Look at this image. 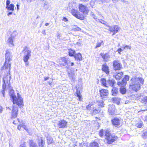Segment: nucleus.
Masks as SVG:
<instances>
[{"instance_id": "7ed1b4c3", "label": "nucleus", "mask_w": 147, "mask_h": 147, "mask_svg": "<svg viewBox=\"0 0 147 147\" xmlns=\"http://www.w3.org/2000/svg\"><path fill=\"white\" fill-rule=\"evenodd\" d=\"M105 140L108 144H112L118 138V137L116 135L111 134L108 129H106L105 131Z\"/></svg>"}, {"instance_id": "f704fd0d", "label": "nucleus", "mask_w": 147, "mask_h": 147, "mask_svg": "<svg viewBox=\"0 0 147 147\" xmlns=\"http://www.w3.org/2000/svg\"><path fill=\"white\" fill-rule=\"evenodd\" d=\"M107 85L113 86L114 85L115 82L114 80L109 79L107 80Z\"/></svg>"}, {"instance_id": "6e6d98bb", "label": "nucleus", "mask_w": 147, "mask_h": 147, "mask_svg": "<svg viewBox=\"0 0 147 147\" xmlns=\"http://www.w3.org/2000/svg\"><path fill=\"white\" fill-rule=\"evenodd\" d=\"M27 2H30L32 1V0H26Z\"/></svg>"}, {"instance_id": "39448f33", "label": "nucleus", "mask_w": 147, "mask_h": 147, "mask_svg": "<svg viewBox=\"0 0 147 147\" xmlns=\"http://www.w3.org/2000/svg\"><path fill=\"white\" fill-rule=\"evenodd\" d=\"M58 65L59 67H62L67 65L68 66L67 68L69 66H73L74 65V63L73 62H71L70 60H68V58L66 57H60L58 59Z\"/></svg>"}, {"instance_id": "ddd939ff", "label": "nucleus", "mask_w": 147, "mask_h": 147, "mask_svg": "<svg viewBox=\"0 0 147 147\" xmlns=\"http://www.w3.org/2000/svg\"><path fill=\"white\" fill-rule=\"evenodd\" d=\"M100 96L102 99L107 98L109 95V91L107 89L102 88L99 90Z\"/></svg>"}, {"instance_id": "9b49d317", "label": "nucleus", "mask_w": 147, "mask_h": 147, "mask_svg": "<svg viewBox=\"0 0 147 147\" xmlns=\"http://www.w3.org/2000/svg\"><path fill=\"white\" fill-rule=\"evenodd\" d=\"M113 69L115 71L120 70L123 68L122 64L118 60H115L113 61Z\"/></svg>"}, {"instance_id": "5fc2aeb1", "label": "nucleus", "mask_w": 147, "mask_h": 147, "mask_svg": "<svg viewBox=\"0 0 147 147\" xmlns=\"http://www.w3.org/2000/svg\"><path fill=\"white\" fill-rule=\"evenodd\" d=\"M12 13V12H9L7 14V15L8 16H9V15H10Z\"/></svg>"}, {"instance_id": "a211bd4d", "label": "nucleus", "mask_w": 147, "mask_h": 147, "mask_svg": "<svg viewBox=\"0 0 147 147\" xmlns=\"http://www.w3.org/2000/svg\"><path fill=\"white\" fill-rule=\"evenodd\" d=\"M10 2L9 0H7L6 2V8L8 10L13 11L14 9V5L12 3L10 4Z\"/></svg>"}, {"instance_id": "680f3d73", "label": "nucleus", "mask_w": 147, "mask_h": 147, "mask_svg": "<svg viewBox=\"0 0 147 147\" xmlns=\"http://www.w3.org/2000/svg\"><path fill=\"white\" fill-rule=\"evenodd\" d=\"M38 0L39 1H40L43 2L45 0Z\"/></svg>"}, {"instance_id": "c03bdc74", "label": "nucleus", "mask_w": 147, "mask_h": 147, "mask_svg": "<svg viewBox=\"0 0 147 147\" xmlns=\"http://www.w3.org/2000/svg\"><path fill=\"white\" fill-rule=\"evenodd\" d=\"M17 120L18 121V122H16V121H13V123L14 124H15V125L17 124H18V123H20V119L19 118H18Z\"/></svg>"}, {"instance_id": "c756f323", "label": "nucleus", "mask_w": 147, "mask_h": 147, "mask_svg": "<svg viewBox=\"0 0 147 147\" xmlns=\"http://www.w3.org/2000/svg\"><path fill=\"white\" fill-rule=\"evenodd\" d=\"M68 55L70 57L74 56L75 55V51L72 49L70 48L68 49Z\"/></svg>"}, {"instance_id": "49530a36", "label": "nucleus", "mask_w": 147, "mask_h": 147, "mask_svg": "<svg viewBox=\"0 0 147 147\" xmlns=\"http://www.w3.org/2000/svg\"><path fill=\"white\" fill-rule=\"evenodd\" d=\"M144 102L145 103H147V96L145 97L143 99Z\"/></svg>"}, {"instance_id": "5701e85b", "label": "nucleus", "mask_w": 147, "mask_h": 147, "mask_svg": "<svg viewBox=\"0 0 147 147\" xmlns=\"http://www.w3.org/2000/svg\"><path fill=\"white\" fill-rule=\"evenodd\" d=\"M75 60L77 61H81L82 59V55L80 53H78L75 54L74 56Z\"/></svg>"}, {"instance_id": "58836bf2", "label": "nucleus", "mask_w": 147, "mask_h": 147, "mask_svg": "<svg viewBox=\"0 0 147 147\" xmlns=\"http://www.w3.org/2000/svg\"><path fill=\"white\" fill-rule=\"evenodd\" d=\"M6 88V85H2V89L3 90L2 91V93L3 94V96H4V93H5V91Z\"/></svg>"}, {"instance_id": "aec40b11", "label": "nucleus", "mask_w": 147, "mask_h": 147, "mask_svg": "<svg viewBox=\"0 0 147 147\" xmlns=\"http://www.w3.org/2000/svg\"><path fill=\"white\" fill-rule=\"evenodd\" d=\"M102 70L105 72L106 74L108 75L109 73V67L106 64H104L102 65Z\"/></svg>"}, {"instance_id": "e433bc0d", "label": "nucleus", "mask_w": 147, "mask_h": 147, "mask_svg": "<svg viewBox=\"0 0 147 147\" xmlns=\"http://www.w3.org/2000/svg\"><path fill=\"white\" fill-rule=\"evenodd\" d=\"M47 143L48 145H50L53 143V138H49L47 140Z\"/></svg>"}, {"instance_id": "13d9d810", "label": "nucleus", "mask_w": 147, "mask_h": 147, "mask_svg": "<svg viewBox=\"0 0 147 147\" xmlns=\"http://www.w3.org/2000/svg\"><path fill=\"white\" fill-rule=\"evenodd\" d=\"M107 0H100V1H101V2H104V1H106Z\"/></svg>"}, {"instance_id": "3c124183", "label": "nucleus", "mask_w": 147, "mask_h": 147, "mask_svg": "<svg viewBox=\"0 0 147 147\" xmlns=\"http://www.w3.org/2000/svg\"><path fill=\"white\" fill-rule=\"evenodd\" d=\"M3 111V108L1 106H0V113H2Z\"/></svg>"}, {"instance_id": "423d86ee", "label": "nucleus", "mask_w": 147, "mask_h": 147, "mask_svg": "<svg viewBox=\"0 0 147 147\" xmlns=\"http://www.w3.org/2000/svg\"><path fill=\"white\" fill-rule=\"evenodd\" d=\"M18 97L13 93L11 94L10 96L13 104H16L20 107H22L24 106L23 100L20 95L18 93Z\"/></svg>"}, {"instance_id": "6ab92c4d", "label": "nucleus", "mask_w": 147, "mask_h": 147, "mask_svg": "<svg viewBox=\"0 0 147 147\" xmlns=\"http://www.w3.org/2000/svg\"><path fill=\"white\" fill-rule=\"evenodd\" d=\"M116 109L115 106L114 105H109L108 109V112L110 115H113L115 114Z\"/></svg>"}, {"instance_id": "864d4df0", "label": "nucleus", "mask_w": 147, "mask_h": 147, "mask_svg": "<svg viewBox=\"0 0 147 147\" xmlns=\"http://www.w3.org/2000/svg\"><path fill=\"white\" fill-rule=\"evenodd\" d=\"M19 5L18 4H17L16 6H17V10H19Z\"/></svg>"}, {"instance_id": "bf43d9fd", "label": "nucleus", "mask_w": 147, "mask_h": 147, "mask_svg": "<svg viewBox=\"0 0 147 147\" xmlns=\"http://www.w3.org/2000/svg\"><path fill=\"white\" fill-rule=\"evenodd\" d=\"M6 108L7 109H9V110H11V109L9 107H6Z\"/></svg>"}, {"instance_id": "f03ea898", "label": "nucleus", "mask_w": 147, "mask_h": 147, "mask_svg": "<svg viewBox=\"0 0 147 147\" xmlns=\"http://www.w3.org/2000/svg\"><path fill=\"white\" fill-rule=\"evenodd\" d=\"M131 84L129 86V88L133 91L137 92L141 88V86L144 84V80L141 77H134L131 78Z\"/></svg>"}, {"instance_id": "09e8293b", "label": "nucleus", "mask_w": 147, "mask_h": 147, "mask_svg": "<svg viewBox=\"0 0 147 147\" xmlns=\"http://www.w3.org/2000/svg\"><path fill=\"white\" fill-rule=\"evenodd\" d=\"M145 109L141 110L142 111H147V103L145 105Z\"/></svg>"}, {"instance_id": "f3484780", "label": "nucleus", "mask_w": 147, "mask_h": 147, "mask_svg": "<svg viewBox=\"0 0 147 147\" xmlns=\"http://www.w3.org/2000/svg\"><path fill=\"white\" fill-rule=\"evenodd\" d=\"M57 125L59 128H66L67 126V122L64 119H61L58 121Z\"/></svg>"}, {"instance_id": "473e14b6", "label": "nucleus", "mask_w": 147, "mask_h": 147, "mask_svg": "<svg viewBox=\"0 0 147 147\" xmlns=\"http://www.w3.org/2000/svg\"><path fill=\"white\" fill-rule=\"evenodd\" d=\"M118 89L117 88H113L112 90V94L114 96H116L118 92Z\"/></svg>"}, {"instance_id": "412c9836", "label": "nucleus", "mask_w": 147, "mask_h": 147, "mask_svg": "<svg viewBox=\"0 0 147 147\" xmlns=\"http://www.w3.org/2000/svg\"><path fill=\"white\" fill-rule=\"evenodd\" d=\"M103 59L105 61H107L109 58V55L108 53H101L100 54Z\"/></svg>"}, {"instance_id": "8fccbe9b", "label": "nucleus", "mask_w": 147, "mask_h": 147, "mask_svg": "<svg viewBox=\"0 0 147 147\" xmlns=\"http://www.w3.org/2000/svg\"><path fill=\"white\" fill-rule=\"evenodd\" d=\"M144 121L146 122L147 123V115L145 116L144 117Z\"/></svg>"}, {"instance_id": "dca6fc26", "label": "nucleus", "mask_w": 147, "mask_h": 147, "mask_svg": "<svg viewBox=\"0 0 147 147\" xmlns=\"http://www.w3.org/2000/svg\"><path fill=\"white\" fill-rule=\"evenodd\" d=\"M108 27H109V30L110 31V32L113 33V35L117 33L120 29L119 27L116 25H113L112 26H109Z\"/></svg>"}, {"instance_id": "e2e57ef3", "label": "nucleus", "mask_w": 147, "mask_h": 147, "mask_svg": "<svg viewBox=\"0 0 147 147\" xmlns=\"http://www.w3.org/2000/svg\"><path fill=\"white\" fill-rule=\"evenodd\" d=\"M48 83L49 85H51L52 84V82H49Z\"/></svg>"}, {"instance_id": "de8ad7c7", "label": "nucleus", "mask_w": 147, "mask_h": 147, "mask_svg": "<svg viewBox=\"0 0 147 147\" xmlns=\"http://www.w3.org/2000/svg\"><path fill=\"white\" fill-rule=\"evenodd\" d=\"M62 20L64 22H67L68 20V19L65 17H63Z\"/></svg>"}, {"instance_id": "cd10ccee", "label": "nucleus", "mask_w": 147, "mask_h": 147, "mask_svg": "<svg viewBox=\"0 0 147 147\" xmlns=\"http://www.w3.org/2000/svg\"><path fill=\"white\" fill-rule=\"evenodd\" d=\"M89 147H99V145L97 142L93 141L90 143Z\"/></svg>"}, {"instance_id": "0e129e2a", "label": "nucleus", "mask_w": 147, "mask_h": 147, "mask_svg": "<svg viewBox=\"0 0 147 147\" xmlns=\"http://www.w3.org/2000/svg\"><path fill=\"white\" fill-rule=\"evenodd\" d=\"M12 90L13 91V92L14 91V90Z\"/></svg>"}, {"instance_id": "20e7f679", "label": "nucleus", "mask_w": 147, "mask_h": 147, "mask_svg": "<svg viewBox=\"0 0 147 147\" xmlns=\"http://www.w3.org/2000/svg\"><path fill=\"white\" fill-rule=\"evenodd\" d=\"M38 144L32 140H30L29 142V147H45V138L43 137L38 138Z\"/></svg>"}, {"instance_id": "052dcab7", "label": "nucleus", "mask_w": 147, "mask_h": 147, "mask_svg": "<svg viewBox=\"0 0 147 147\" xmlns=\"http://www.w3.org/2000/svg\"><path fill=\"white\" fill-rule=\"evenodd\" d=\"M95 118L96 119H98L99 120H100V118L97 117H95Z\"/></svg>"}, {"instance_id": "b1692460", "label": "nucleus", "mask_w": 147, "mask_h": 147, "mask_svg": "<svg viewBox=\"0 0 147 147\" xmlns=\"http://www.w3.org/2000/svg\"><path fill=\"white\" fill-rule=\"evenodd\" d=\"M123 73L122 72H118L115 76V78L117 80H120L123 77Z\"/></svg>"}, {"instance_id": "a878e982", "label": "nucleus", "mask_w": 147, "mask_h": 147, "mask_svg": "<svg viewBox=\"0 0 147 147\" xmlns=\"http://www.w3.org/2000/svg\"><path fill=\"white\" fill-rule=\"evenodd\" d=\"M103 45L104 42L103 40H98L94 48L95 49H97L100 47L102 45Z\"/></svg>"}, {"instance_id": "4be33fe9", "label": "nucleus", "mask_w": 147, "mask_h": 147, "mask_svg": "<svg viewBox=\"0 0 147 147\" xmlns=\"http://www.w3.org/2000/svg\"><path fill=\"white\" fill-rule=\"evenodd\" d=\"M22 127L28 133L29 132V130L28 128L27 127L26 125L24 124H19L18 126V129L20 130Z\"/></svg>"}, {"instance_id": "393cba45", "label": "nucleus", "mask_w": 147, "mask_h": 147, "mask_svg": "<svg viewBox=\"0 0 147 147\" xmlns=\"http://www.w3.org/2000/svg\"><path fill=\"white\" fill-rule=\"evenodd\" d=\"M100 82L101 85L105 87H108L107 80H106L104 78H102L100 79Z\"/></svg>"}, {"instance_id": "7c9ffc66", "label": "nucleus", "mask_w": 147, "mask_h": 147, "mask_svg": "<svg viewBox=\"0 0 147 147\" xmlns=\"http://www.w3.org/2000/svg\"><path fill=\"white\" fill-rule=\"evenodd\" d=\"M120 98L117 97L113 98L111 99V100L113 103H116L118 105H119L120 104Z\"/></svg>"}, {"instance_id": "2eb2a0df", "label": "nucleus", "mask_w": 147, "mask_h": 147, "mask_svg": "<svg viewBox=\"0 0 147 147\" xmlns=\"http://www.w3.org/2000/svg\"><path fill=\"white\" fill-rule=\"evenodd\" d=\"M129 76L127 75H125L121 82H117V84L119 86H125L127 83V81L129 80Z\"/></svg>"}, {"instance_id": "a18cd8bd", "label": "nucleus", "mask_w": 147, "mask_h": 147, "mask_svg": "<svg viewBox=\"0 0 147 147\" xmlns=\"http://www.w3.org/2000/svg\"><path fill=\"white\" fill-rule=\"evenodd\" d=\"M142 136L143 137H147V131H144L143 133Z\"/></svg>"}, {"instance_id": "69168bd1", "label": "nucleus", "mask_w": 147, "mask_h": 147, "mask_svg": "<svg viewBox=\"0 0 147 147\" xmlns=\"http://www.w3.org/2000/svg\"><path fill=\"white\" fill-rule=\"evenodd\" d=\"M145 147H147V146H145Z\"/></svg>"}, {"instance_id": "4468645a", "label": "nucleus", "mask_w": 147, "mask_h": 147, "mask_svg": "<svg viewBox=\"0 0 147 147\" xmlns=\"http://www.w3.org/2000/svg\"><path fill=\"white\" fill-rule=\"evenodd\" d=\"M18 113V107H16L13 106L11 113V118L13 119L16 118L17 117Z\"/></svg>"}, {"instance_id": "bb28decb", "label": "nucleus", "mask_w": 147, "mask_h": 147, "mask_svg": "<svg viewBox=\"0 0 147 147\" xmlns=\"http://www.w3.org/2000/svg\"><path fill=\"white\" fill-rule=\"evenodd\" d=\"M144 124H143V122L141 120L140 121H138L135 124V126L137 128H141L143 126Z\"/></svg>"}, {"instance_id": "ea45409f", "label": "nucleus", "mask_w": 147, "mask_h": 147, "mask_svg": "<svg viewBox=\"0 0 147 147\" xmlns=\"http://www.w3.org/2000/svg\"><path fill=\"white\" fill-rule=\"evenodd\" d=\"M73 30L75 31H80L81 29L79 27H76L74 28L73 29Z\"/></svg>"}, {"instance_id": "72a5a7b5", "label": "nucleus", "mask_w": 147, "mask_h": 147, "mask_svg": "<svg viewBox=\"0 0 147 147\" xmlns=\"http://www.w3.org/2000/svg\"><path fill=\"white\" fill-rule=\"evenodd\" d=\"M97 102L98 103V106L99 108H103L104 107L105 104L104 103L103 101L101 100L97 101Z\"/></svg>"}, {"instance_id": "6e6552de", "label": "nucleus", "mask_w": 147, "mask_h": 147, "mask_svg": "<svg viewBox=\"0 0 147 147\" xmlns=\"http://www.w3.org/2000/svg\"><path fill=\"white\" fill-rule=\"evenodd\" d=\"M112 126L114 127L119 128L122 126V123L121 119L117 117L112 118L111 120Z\"/></svg>"}, {"instance_id": "9d476101", "label": "nucleus", "mask_w": 147, "mask_h": 147, "mask_svg": "<svg viewBox=\"0 0 147 147\" xmlns=\"http://www.w3.org/2000/svg\"><path fill=\"white\" fill-rule=\"evenodd\" d=\"M23 51L25 52H27V54L24 55L23 57V60L24 62L25 63L26 65V66H28V61L31 55V52L28 49L27 47H24Z\"/></svg>"}, {"instance_id": "1a4fd4ad", "label": "nucleus", "mask_w": 147, "mask_h": 147, "mask_svg": "<svg viewBox=\"0 0 147 147\" xmlns=\"http://www.w3.org/2000/svg\"><path fill=\"white\" fill-rule=\"evenodd\" d=\"M71 13L76 18L81 20H83L85 18V16L75 9H72L71 11Z\"/></svg>"}, {"instance_id": "4d7b16f0", "label": "nucleus", "mask_w": 147, "mask_h": 147, "mask_svg": "<svg viewBox=\"0 0 147 147\" xmlns=\"http://www.w3.org/2000/svg\"><path fill=\"white\" fill-rule=\"evenodd\" d=\"M49 25V23H45V25L46 26H48Z\"/></svg>"}, {"instance_id": "4c0bfd02", "label": "nucleus", "mask_w": 147, "mask_h": 147, "mask_svg": "<svg viewBox=\"0 0 147 147\" xmlns=\"http://www.w3.org/2000/svg\"><path fill=\"white\" fill-rule=\"evenodd\" d=\"M8 42L9 44L11 45L13 44V38L12 37H10L9 38L8 40Z\"/></svg>"}, {"instance_id": "37998d69", "label": "nucleus", "mask_w": 147, "mask_h": 147, "mask_svg": "<svg viewBox=\"0 0 147 147\" xmlns=\"http://www.w3.org/2000/svg\"><path fill=\"white\" fill-rule=\"evenodd\" d=\"M123 51V50L121 48H118L117 51L119 55L121 54V52Z\"/></svg>"}, {"instance_id": "c9c22d12", "label": "nucleus", "mask_w": 147, "mask_h": 147, "mask_svg": "<svg viewBox=\"0 0 147 147\" xmlns=\"http://www.w3.org/2000/svg\"><path fill=\"white\" fill-rule=\"evenodd\" d=\"M104 133L105 134V131H104V130L103 129H101L99 131L98 134L100 137L102 138L104 137Z\"/></svg>"}, {"instance_id": "f8f14e48", "label": "nucleus", "mask_w": 147, "mask_h": 147, "mask_svg": "<svg viewBox=\"0 0 147 147\" xmlns=\"http://www.w3.org/2000/svg\"><path fill=\"white\" fill-rule=\"evenodd\" d=\"M78 9L84 15L87 14L89 11L88 7L82 4H79L78 6Z\"/></svg>"}, {"instance_id": "a19ab883", "label": "nucleus", "mask_w": 147, "mask_h": 147, "mask_svg": "<svg viewBox=\"0 0 147 147\" xmlns=\"http://www.w3.org/2000/svg\"><path fill=\"white\" fill-rule=\"evenodd\" d=\"M19 147H27L26 143L25 142L20 144Z\"/></svg>"}, {"instance_id": "603ef678", "label": "nucleus", "mask_w": 147, "mask_h": 147, "mask_svg": "<svg viewBox=\"0 0 147 147\" xmlns=\"http://www.w3.org/2000/svg\"><path fill=\"white\" fill-rule=\"evenodd\" d=\"M49 77H47L44 78V80L45 81H46L49 79Z\"/></svg>"}, {"instance_id": "2f4dec72", "label": "nucleus", "mask_w": 147, "mask_h": 147, "mask_svg": "<svg viewBox=\"0 0 147 147\" xmlns=\"http://www.w3.org/2000/svg\"><path fill=\"white\" fill-rule=\"evenodd\" d=\"M119 91L120 93L123 94H125L126 92V90L125 88V86H120Z\"/></svg>"}, {"instance_id": "c85d7f7f", "label": "nucleus", "mask_w": 147, "mask_h": 147, "mask_svg": "<svg viewBox=\"0 0 147 147\" xmlns=\"http://www.w3.org/2000/svg\"><path fill=\"white\" fill-rule=\"evenodd\" d=\"M76 96L78 98L79 101H82V95L80 90H77L76 92Z\"/></svg>"}, {"instance_id": "79ce46f5", "label": "nucleus", "mask_w": 147, "mask_h": 147, "mask_svg": "<svg viewBox=\"0 0 147 147\" xmlns=\"http://www.w3.org/2000/svg\"><path fill=\"white\" fill-rule=\"evenodd\" d=\"M131 46L129 45H125L123 47V49H131Z\"/></svg>"}, {"instance_id": "0eeeda50", "label": "nucleus", "mask_w": 147, "mask_h": 147, "mask_svg": "<svg viewBox=\"0 0 147 147\" xmlns=\"http://www.w3.org/2000/svg\"><path fill=\"white\" fill-rule=\"evenodd\" d=\"M94 103L93 102H89L86 107V109L90 111V114L92 115L98 114L101 111V110L99 108L97 109L95 107L93 106Z\"/></svg>"}, {"instance_id": "f257e3e1", "label": "nucleus", "mask_w": 147, "mask_h": 147, "mask_svg": "<svg viewBox=\"0 0 147 147\" xmlns=\"http://www.w3.org/2000/svg\"><path fill=\"white\" fill-rule=\"evenodd\" d=\"M5 61L3 66L1 68V70L3 71L4 73L5 76L3 78V82L2 85L7 84L9 88H11L10 80L11 79V75L10 74V70L11 67V64L10 61L11 60L10 53L8 50L6 51L5 54Z\"/></svg>"}]
</instances>
